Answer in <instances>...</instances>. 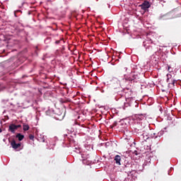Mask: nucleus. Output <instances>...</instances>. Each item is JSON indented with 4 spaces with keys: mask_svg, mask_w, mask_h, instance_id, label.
<instances>
[{
    "mask_svg": "<svg viewBox=\"0 0 181 181\" xmlns=\"http://www.w3.org/2000/svg\"><path fill=\"white\" fill-rule=\"evenodd\" d=\"M54 139H57V137H54Z\"/></svg>",
    "mask_w": 181,
    "mask_h": 181,
    "instance_id": "f3484780",
    "label": "nucleus"
},
{
    "mask_svg": "<svg viewBox=\"0 0 181 181\" xmlns=\"http://www.w3.org/2000/svg\"><path fill=\"white\" fill-rule=\"evenodd\" d=\"M16 138H18V141H22L25 138V136H23L21 134H18L16 135Z\"/></svg>",
    "mask_w": 181,
    "mask_h": 181,
    "instance_id": "6e6552de",
    "label": "nucleus"
},
{
    "mask_svg": "<svg viewBox=\"0 0 181 181\" xmlns=\"http://www.w3.org/2000/svg\"><path fill=\"white\" fill-rule=\"evenodd\" d=\"M130 81H134V78H130Z\"/></svg>",
    "mask_w": 181,
    "mask_h": 181,
    "instance_id": "2eb2a0df",
    "label": "nucleus"
},
{
    "mask_svg": "<svg viewBox=\"0 0 181 181\" xmlns=\"http://www.w3.org/2000/svg\"><path fill=\"white\" fill-rule=\"evenodd\" d=\"M117 84H119V86H121V83H119V81H118Z\"/></svg>",
    "mask_w": 181,
    "mask_h": 181,
    "instance_id": "4468645a",
    "label": "nucleus"
},
{
    "mask_svg": "<svg viewBox=\"0 0 181 181\" xmlns=\"http://www.w3.org/2000/svg\"><path fill=\"white\" fill-rule=\"evenodd\" d=\"M37 141H39V142H46V139H47V137L44 134H40L37 135Z\"/></svg>",
    "mask_w": 181,
    "mask_h": 181,
    "instance_id": "39448f33",
    "label": "nucleus"
},
{
    "mask_svg": "<svg viewBox=\"0 0 181 181\" xmlns=\"http://www.w3.org/2000/svg\"><path fill=\"white\" fill-rule=\"evenodd\" d=\"M140 6L143 11H146L151 8V4L149 1H144Z\"/></svg>",
    "mask_w": 181,
    "mask_h": 181,
    "instance_id": "20e7f679",
    "label": "nucleus"
},
{
    "mask_svg": "<svg viewBox=\"0 0 181 181\" xmlns=\"http://www.w3.org/2000/svg\"><path fill=\"white\" fill-rule=\"evenodd\" d=\"M133 119L135 123L139 124L141 121H144V119H145V116L144 115H136L133 117Z\"/></svg>",
    "mask_w": 181,
    "mask_h": 181,
    "instance_id": "f03ea898",
    "label": "nucleus"
},
{
    "mask_svg": "<svg viewBox=\"0 0 181 181\" xmlns=\"http://www.w3.org/2000/svg\"><path fill=\"white\" fill-rule=\"evenodd\" d=\"M114 160L117 165H121V156L116 155L115 156Z\"/></svg>",
    "mask_w": 181,
    "mask_h": 181,
    "instance_id": "0eeeda50",
    "label": "nucleus"
},
{
    "mask_svg": "<svg viewBox=\"0 0 181 181\" xmlns=\"http://www.w3.org/2000/svg\"><path fill=\"white\" fill-rule=\"evenodd\" d=\"M11 145L13 149H18V148H21V144L20 143H16L15 141H12L11 143Z\"/></svg>",
    "mask_w": 181,
    "mask_h": 181,
    "instance_id": "423d86ee",
    "label": "nucleus"
},
{
    "mask_svg": "<svg viewBox=\"0 0 181 181\" xmlns=\"http://www.w3.org/2000/svg\"><path fill=\"white\" fill-rule=\"evenodd\" d=\"M81 157H82V158H83V163H86V159L84 158V154H82L81 155Z\"/></svg>",
    "mask_w": 181,
    "mask_h": 181,
    "instance_id": "f8f14e48",
    "label": "nucleus"
},
{
    "mask_svg": "<svg viewBox=\"0 0 181 181\" xmlns=\"http://www.w3.org/2000/svg\"><path fill=\"white\" fill-rule=\"evenodd\" d=\"M29 125L28 124H24L23 125V131H29Z\"/></svg>",
    "mask_w": 181,
    "mask_h": 181,
    "instance_id": "1a4fd4ad",
    "label": "nucleus"
},
{
    "mask_svg": "<svg viewBox=\"0 0 181 181\" xmlns=\"http://www.w3.org/2000/svg\"><path fill=\"white\" fill-rule=\"evenodd\" d=\"M29 138L31 141H35V136H33V134H30Z\"/></svg>",
    "mask_w": 181,
    "mask_h": 181,
    "instance_id": "9b49d317",
    "label": "nucleus"
},
{
    "mask_svg": "<svg viewBox=\"0 0 181 181\" xmlns=\"http://www.w3.org/2000/svg\"><path fill=\"white\" fill-rule=\"evenodd\" d=\"M52 145H54V144H52Z\"/></svg>",
    "mask_w": 181,
    "mask_h": 181,
    "instance_id": "a211bd4d",
    "label": "nucleus"
},
{
    "mask_svg": "<svg viewBox=\"0 0 181 181\" xmlns=\"http://www.w3.org/2000/svg\"><path fill=\"white\" fill-rule=\"evenodd\" d=\"M168 71L170 73H172V70H170V66H168Z\"/></svg>",
    "mask_w": 181,
    "mask_h": 181,
    "instance_id": "ddd939ff",
    "label": "nucleus"
},
{
    "mask_svg": "<svg viewBox=\"0 0 181 181\" xmlns=\"http://www.w3.org/2000/svg\"><path fill=\"white\" fill-rule=\"evenodd\" d=\"M1 132H2V129L0 128V134H1Z\"/></svg>",
    "mask_w": 181,
    "mask_h": 181,
    "instance_id": "dca6fc26",
    "label": "nucleus"
},
{
    "mask_svg": "<svg viewBox=\"0 0 181 181\" xmlns=\"http://www.w3.org/2000/svg\"><path fill=\"white\" fill-rule=\"evenodd\" d=\"M167 83H168V88H173L175 87V83H176V80L172 78V74H167Z\"/></svg>",
    "mask_w": 181,
    "mask_h": 181,
    "instance_id": "f257e3e1",
    "label": "nucleus"
},
{
    "mask_svg": "<svg viewBox=\"0 0 181 181\" xmlns=\"http://www.w3.org/2000/svg\"><path fill=\"white\" fill-rule=\"evenodd\" d=\"M21 127L22 126L21 124L16 125V124H11L8 127V131H10V132H12V134H15V131H16L18 128H21Z\"/></svg>",
    "mask_w": 181,
    "mask_h": 181,
    "instance_id": "7ed1b4c3",
    "label": "nucleus"
},
{
    "mask_svg": "<svg viewBox=\"0 0 181 181\" xmlns=\"http://www.w3.org/2000/svg\"><path fill=\"white\" fill-rule=\"evenodd\" d=\"M74 152H76V153H81V149L80 148H75Z\"/></svg>",
    "mask_w": 181,
    "mask_h": 181,
    "instance_id": "9d476101",
    "label": "nucleus"
}]
</instances>
